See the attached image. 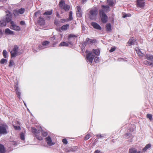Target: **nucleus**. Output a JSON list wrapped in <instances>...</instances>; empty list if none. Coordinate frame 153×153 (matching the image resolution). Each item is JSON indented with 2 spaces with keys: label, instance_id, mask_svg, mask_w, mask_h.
I'll return each instance as SVG.
<instances>
[{
  "label": "nucleus",
  "instance_id": "4d7b16f0",
  "mask_svg": "<svg viewBox=\"0 0 153 153\" xmlns=\"http://www.w3.org/2000/svg\"><path fill=\"white\" fill-rule=\"evenodd\" d=\"M86 41L87 42H88L89 41H90V42H91V40L89 38H87L86 39Z\"/></svg>",
  "mask_w": 153,
  "mask_h": 153
},
{
  "label": "nucleus",
  "instance_id": "412c9836",
  "mask_svg": "<svg viewBox=\"0 0 153 153\" xmlns=\"http://www.w3.org/2000/svg\"><path fill=\"white\" fill-rule=\"evenodd\" d=\"M38 23L39 25H44L45 24V22L44 19L39 17V19L38 20Z\"/></svg>",
  "mask_w": 153,
  "mask_h": 153
},
{
  "label": "nucleus",
  "instance_id": "09e8293b",
  "mask_svg": "<svg viewBox=\"0 0 153 153\" xmlns=\"http://www.w3.org/2000/svg\"><path fill=\"white\" fill-rule=\"evenodd\" d=\"M116 49L115 47H112L111 48V49L109 50L110 52H112L114 51Z\"/></svg>",
  "mask_w": 153,
  "mask_h": 153
},
{
  "label": "nucleus",
  "instance_id": "2eb2a0df",
  "mask_svg": "<svg viewBox=\"0 0 153 153\" xmlns=\"http://www.w3.org/2000/svg\"><path fill=\"white\" fill-rule=\"evenodd\" d=\"M137 7H143L145 5V2L143 1L137 0Z\"/></svg>",
  "mask_w": 153,
  "mask_h": 153
},
{
  "label": "nucleus",
  "instance_id": "1a4fd4ad",
  "mask_svg": "<svg viewBox=\"0 0 153 153\" xmlns=\"http://www.w3.org/2000/svg\"><path fill=\"white\" fill-rule=\"evenodd\" d=\"M10 28L11 29L16 31H19L20 30L21 28L20 27L15 24L14 22L11 21L10 22Z\"/></svg>",
  "mask_w": 153,
  "mask_h": 153
},
{
  "label": "nucleus",
  "instance_id": "864d4df0",
  "mask_svg": "<svg viewBox=\"0 0 153 153\" xmlns=\"http://www.w3.org/2000/svg\"><path fill=\"white\" fill-rule=\"evenodd\" d=\"M87 0H82L81 2L83 4H85L87 1Z\"/></svg>",
  "mask_w": 153,
  "mask_h": 153
},
{
  "label": "nucleus",
  "instance_id": "a18cd8bd",
  "mask_svg": "<svg viewBox=\"0 0 153 153\" xmlns=\"http://www.w3.org/2000/svg\"><path fill=\"white\" fill-rule=\"evenodd\" d=\"M91 135L89 134H88L86 135L85 137V140H87L90 137Z\"/></svg>",
  "mask_w": 153,
  "mask_h": 153
},
{
  "label": "nucleus",
  "instance_id": "393cba45",
  "mask_svg": "<svg viewBox=\"0 0 153 153\" xmlns=\"http://www.w3.org/2000/svg\"><path fill=\"white\" fill-rule=\"evenodd\" d=\"M101 6L105 12H109L110 10L109 7L108 5H102Z\"/></svg>",
  "mask_w": 153,
  "mask_h": 153
},
{
  "label": "nucleus",
  "instance_id": "ea45409f",
  "mask_svg": "<svg viewBox=\"0 0 153 153\" xmlns=\"http://www.w3.org/2000/svg\"><path fill=\"white\" fill-rule=\"evenodd\" d=\"M69 20H71L73 19L72 17V12L71 11L69 12Z\"/></svg>",
  "mask_w": 153,
  "mask_h": 153
},
{
  "label": "nucleus",
  "instance_id": "13d9d810",
  "mask_svg": "<svg viewBox=\"0 0 153 153\" xmlns=\"http://www.w3.org/2000/svg\"><path fill=\"white\" fill-rule=\"evenodd\" d=\"M123 59L122 58H119L118 59V60L119 61H123Z\"/></svg>",
  "mask_w": 153,
  "mask_h": 153
},
{
  "label": "nucleus",
  "instance_id": "5701e85b",
  "mask_svg": "<svg viewBox=\"0 0 153 153\" xmlns=\"http://www.w3.org/2000/svg\"><path fill=\"white\" fill-rule=\"evenodd\" d=\"M5 20L3 19L0 20V26L1 27L5 26L6 25V22Z\"/></svg>",
  "mask_w": 153,
  "mask_h": 153
},
{
  "label": "nucleus",
  "instance_id": "4468645a",
  "mask_svg": "<svg viewBox=\"0 0 153 153\" xmlns=\"http://www.w3.org/2000/svg\"><path fill=\"white\" fill-rule=\"evenodd\" d=\"M91 25L95 29L101 30L102 28L97 23L92 22L91 23Z\"/></svg>",
  "mask_w": 153,
  "mask_h": 153
},
{
  "label": "nucleus",
  "instance_id": "473e14b6",
  "mask_svg": "<svg viewBox=\"0 0 153 153\" xmlns=\"http://www.w3.org/2000/svg\"><path fill=\"white\" fill-rule=\"evenodd\" d=\"M5 149L4 146L0 144V153H4L5 152Z\"/></svg>",
  "mask_w": 153,
  "mask_h": 153
},
{
  "label": "nucleus",
  "instance_id": "b1692460",
  "mask_svg": "<svg viewBox=\"0 0 153 153\" xmlns=\"http://www.w3.org/2000/svg\"><path fill=\"white\" fill-rule=\"evenodd\" d=\"M146 57L148 60L150 61L151 62L153 63V56L149 54L146 55Z\"/></svg>",
  "mask_w": 153,
  "mask_h": 153
},
{
  "label": "nucleus",
  "instance_id": "37998d69",
  "mask_svg": "<svg viewBox=\"0 0 153 153\" xmlns=\"http://www.w3.org/2000/svg\"><path fill=\"white\" fill-rule=\"evenodd\" d=\"M76 37V36L74 34H70L69 35L68 39L69 40L71 38Z\"/></svg>",
  "mask_w": 153,
  "mask_h": 153
},
{
  "label": "nucleus",
  "instance_id": "a878e982",
  "mask_svg": "<svg viewBox=\"0 0 153 153\" xmlns=\"http://www.w3.org/2000/svg\"><path fill=\"white\" fill-rule=\"evenodd\" d=\"M15 90L16 91V94L17 95V96L19 99L20 98L21 96V93L19 92L18 88L16 86H15Z\"/></svg>",
  "mask_w": 153,
  "mask_h": 153
},
{
  "label": "nucleus",
  "instance_id": "7c9ffc66",
  "mask_svg": "<svg viewBox=\"0 0 153 153\" xmlns=\"http://www.w3.org/2000/svg\"><path fill=\"white\" fill-rule=\"evenodd\" d=\"M137 150L134 148H131L129 149V153H136Z\"/></svg>",
  "mask_w": 153,
  "mask_h": 153
},
{
  "label": "nucleus",
  "instance_id": "72a5a7b5",
  "mask_svg": "<svg viewBox=\"0 0 153 153\" xmlns=\"http://www.w3.org/2000/svg\"><path fill=\"white\" fill-rule=\"evenodd\" d=\"M143 63L144 64H145L146 65H152V66H153V63L149 62L147 60L144 61L143 62Z\"/></svg>",
  "mask_w": 153,
  "mask_h": 153
},
{
  "label": "nucleus",
  "instance_id": "0eeeda50",
  "mask_svg": "<svg viewBox=\"0 0 153 153\" xmlns=\"http://www.w3.org/2000/svg\"><path fill=\"white\" fill-rule=\"evenodd\" d=\"M19 47L17 45H15L13 50L10 52L12 57H15L19 54H20L18 52Z\"/></svg>",
  "mask_w": 153,
  "mask_h": 153
},
{
  "label": "nucleus",
  "instance_id": "052dcab7",
  "mask_svg": "<svg viewBox=\"0 0 153 153\" xmlns=\"http://www.w3.org/2000/svg\"><path fill=\"white\" fill-rule=\"evenodd\" d=\"M7 0H0V1L2 2H6Z\"/></svg>",
  "mask_w": 153,
  "mask_h": 153
},
{
  "label": "nucleus",
  "instance_id": "cd10ccee",
  "mask_svg": "<svg viewBox=\"0 0 153 153\" xmlns=\"http://www.w3.org/2000/svg\"><path fill=\"white\" fill-rule=\"evenodd\" d=\"M151 146V145L150 144H147L145 147L143 149V152H145L148 149H149Z\"/></svg>",
  "mask_w": 153,
  "mask_h": 153
},
{
  "label": "nucleus",
  "instance_id": "8fccbe9b",
  "mask_svg": "<svg viewBox=\"0 0 153 153\" xmlns=\"http://www.w3.org/2000/svg\"><path fill=\"white\" fill-rule=\"evenodd\" d=\"M14 128L16 130H19L20 129V128L19 126H14Z\"/></svg>",
  "mask_w": 153,
  "mask_h": 153
},
{
  "label": "nucleus",
  "instance_id": "f8f14e48",
  "mask_svg": "<svg viewBox=\"0 0 153 153\" xmlns=\"http://www.w3.org/2000/svg\"><path fill=\"white\" fill-rule=\"evenodd\" d=\"M45 140L47 142L48 145L51 146L54 144L55 143L52 141L51 138L48 136L47 137L45 138Z\"/></svg>",
  "mask_w": 153,
  "mask_h": 153
},
{
  "label": "nucleus",
  "instance_id": "a211bd4d",
  "mask_svg": "<svg viewBox=\"0 0 153 153\" xmlns=\"http://www.w3.org/2000/svg\"><path fill=\"white\" fill-rule=\"evenodd\" d=\"M135 50L136 51L137 53L140 57H141L144 55V54L141 52L140 50L138 47L136 48Z\"/></svg>",
  "mask_w": 153,
  "mask_h": 153
},
{
  "label": "nucleus",
  "instance_id": "ddd939ff",
  "mask_svg": "<svg viewBox=\"0 0 153 153\" xmlns=\"http://www.w3.org/2000/svg\"><path fill=\"white\" fill-rule=\"evenodd\" d=\"M76 14L77 16L79 17H81L82 16V12L81 8L80 6H77L76 7Z\"/></svg>",
  "mask_w": 153,
  "mask_h": 153
},
{
  "label": "nucleus",
  "instance_id": "c9c22d12",
  "mask_svg": "<svg viewBox=\"0 0 153 153\" xmlns=\"http://www.w3.org/2000/svg\"><path fill=\"white\" fill-rule=\"evenodd\" d=\"M52 10L46 11L43 14L44 15H51L52 13Z\"/></svg>",
  "mask_w": 153,
  "mask_h": 153
},
{
  "label": "nucleus",
  "instance_id": "f257e3e1",
  "mask_svg": "<svg viewBox=\"0 0 153 153\" xmlns=\"http://www.w3.org/2000/svg\"><path fill=\"white\" fill-rule=\"evenodd\" d=\"M50 42L48 41H45L43 42L42 45H39L37 48L36 50L34 48H33V51L34 53H36L39 50H41L42 49L48 48V47Z\"/></svg>",
  "mask_w": 153,
  "mask_h": 153
},
{
  "label": "nucleus",
  "instance_id": "20e7f679",
  "mask_svg": "<svg viewBox=\"0 0 153 153\" xmlns=\"http://www.w3.org/2000/svg\"><path fill=\"white\" fill-rule=\"evenodd\" d=\"M99 14L102 22L104 23H106L108 21V16L105 13L103 10H99Z\"/></svg>",
  "mask_w": 153,
  "mask_h": 153
},
{
  "label": "nucleus",
  "instance_id": "c756f323",
  "mask_svg": "<svg viewBox=\"0 0 153 153\" xmlns=\"http://www.w3.org/2000/svg\"><path fill=\"white\" fill-rule=\"evenodd\" d=\"M69 27V25L68 24L64 25L62 26L61 28V29L62 30H67Z\"/></svg>",
  "mask_w": 153,
  "mask_h": 153
},
{
  "label": "nucleus",
  "instance_id": "69168bd1",
  "mask_svg": "<svg viewBox=\"0 0 153 153\" xmlns=\"http://www.w3.org/2000/svg\"><path fill=\"white\" fill-rule=\"evenodd\" d=\"M56 43H56V42L55 43V44H54H54H53V46H54V45H55L56 44Z\"/></svg>",
  "mask_w": 153,
  "mask_h": 153
},
{
  "label": "nucleus",
  "instance_id": "423d86ee",
  "mask_svg": "<svg viewBox=\"0 0 153 153\" xmlns=\"http://www.w3.org/2000/svg\"><path fill=\"white\" fill-rule=\"evenodd\" d=\"M25 10V8H21L19 9H16L13 10V13L14 16L16 17L20 14H23Z\"/></svg>",
  "mask_w": 153,
  "mask_h": 153
},
{
  "label": "nucleus",
  "instance_id": "39448f33",
  "mask_svg": "<svg viewBox=\"0 0 153 153\" xmlns=\"http://www.w3.org/2000/svg\"><path fill=\"white\" fill-rule=\"evenodd\" d=\"M8 126L6 124L0 126V136L2 134H6L7 133Z\"/></svg>",
  "mask_w": 153,
  "mask_h": 153
},
{
  "label": "nucleus",
  "instance_id": "2f4dec72",
  "mask_svg": "<svg viewBox=\"0 0 153 153\" xmlns=\"http://www.w3.org/2000/svg\"><path fill=\"white\" fill-rule=\"evenodd\" d=\"M93 51L95 54L97 56H99L100 54V51L99 49H93Z\"/></svg>",
  "mask_w": 153,
  "mask_h": 153
},
{
  "label": "nucleus",
  "instance_id": "f704fd0d",
  "mask_svg": "<svg viewBox=\"0 0 153 153\" xmlns=\"http://www.w3.org/2000/svg\"><path fill=\"white\" fill-rule=\"evenodd\" d=\"M2 53L4 58H6L8 57L7 52L5 50L3 51Z\"/></svg>",
  "mask_w": 153,
  "mask_h": 153
},
{
  "label": "nucleus",
  "instance_id": "bb28decb",
  "mask_svg": "<svg viewBox=\"0 0 153 153\" xmlns=\"http://www.w3.org/2000/svg\"><path fill=\"white\" fill-rule=\"evenodd\" d=\"M77 149L76 147H74L71 148H69L68 152H75Z\"/></svg>",
  "mask_w": 153,
  "mask_h": 153
},
{
  "label": "nucleus",
  "instance_id": "0e129e2a",
  "mask_svg": "<svg viewBox=\"0 0 153 153\" xmlns=\"http://www.w3.org/2000/svg\"><path fill=\"white\" fill-rule=\"evenodd\" d=\"M56 15L57 16H58V17H59V14L58 13H57L56 14Z\"/></svg>",
  "mask_w": 153,
  "mask_h": 153
},
{
  "label": "nucleus",
  "instance_id": "e433bc0d",
  "mask_svg": "<svg viewBox=\"0 0 153 153\" xmlns=\"http://www.w3.org/2000/svg\"><path fill=\"white\" fill-rule=\"evenodd\" d=\"M40 14H41V12L40 11H38L35 12L34 17V18H36L37 17L39 16H40Z\"/></svg>",
  "mask_w": 153,
  "mask_h": 153
},
{
  "label": "nucleus",
  "instance_id": "49530a36",
  "mask_svg": "<svg viewBox=\"0 0 153 153\" xmlns=\"http://www.w3.org/2000/svg\"><path fill=\"white\" fill-rule=\"evenodd\" d=\"M99 58L98 57H96L94 58V61L96 62H98L99 61Z\"/></svg>",
  "mask_w": 153,
  "mask_h": 153
},
{
  "label": "nucleus",
  "instance_id": "680f3d73",
  "mask_svg": "<svg viewBox=\"0 0 153 153\" xmlns=\"http://www.w3.org/2000/svg\"><path fill=\"white\" fill-rule=\"evenodd\" d=\"M82 29L83 30H85V27L83 26L82 25Z\"/></svg>",
  "mask_w": 153,
  "mask_h": 153
},
{
  "label": "nucleus",
  "instance_id": "58836bf2",
  "mask_svg": "<svg viewBox=\"0 0 153 153\" xmlns=\"http://www.w3.org/2000/svg\"><path fill=\"white\" fill-rule=\"evenodd\" d=\"M14 65V63L13 62V60H10L9 62V66L10 67H11L13 65Z\"/></svg>",
  "mask_w": 153,
  "mask_h": 153
},
{
  "label": "nucleus",
  "instance_id": "338daca9",
  "mask_svg": "<svg viewBox=\"0 0 153 153\" xmlns=\"http://www.w3.org/2000/svg\"><path fill=\"white\" fill-rule=\"evenodd\" d=\"M88 51L87 50H86V53H87V52H88Z\"/></svg>",
  "mask_w": 153,
  "mask_h": 153
},
{
  "label": "nucleus",
  "instance_id": "e2e57ef3",
  "mask_svg": "<svg viewBox=\"0 0 153 153\" xmlns=\"http://www.w3.org/2000/svg\"><path fill=\"white\" fill-rule=\"evenodd\" d=\"M130 134V133H127L125 135L126 137L127 136L129 135Z\"/></svg>",
  "mask_w": 153,
  "mask_h": 153
},
{
  "label": "nucleus",
  "instance_id": "6e6d98bb",
  "mask_svg": "<svg viewBox=\"0 0 153 153\" xmlns=\"http://www.w3.org/2000/svg\"><path fill=\"white\" fill-rule=\"evenodd\" d=\"M100 150L97 149L95 151L94 153H100Z\"/></svg>",
  "mask_w": 153,
  "mask_h": 153
},
{
  "label": "nucleus",
  "instance_id": "5fc2aeb1",
  "mask_svg": "<svg viewBox=\"0 0 153 153\" xmlns=\"http://www.w3.org/2000/svg\"><path fill=\"white\" fill-rule=\"evenodd\" d=\"M3 35V32L0 29V38H1Z\"/></svg>",
  "mask_w": 153,
  "mask_h": 153
},
{
  "label": "nucleus",
  "instance_id": "a19ab883",
  "mask_svg": "<svg viewBox=\"0 0 153 153\" xmlns=\"http://www.w3.org/2000/svg\"><path fill=\"white\" fill-rule=\"evenodd\" d=\"M20 138L21 139L23 140H24L25 138V135L23 133H21L20 135Z\"/></svg>",
  "mask_w": 153,
  "mask_h": 153
},
{
  "label": "nucleus",
  "instance_id": "6e6552de",
  "mask_svg": "<svg viewBox=\"0 0 153 153\" xmlns=\"http://www.w3.org/2000/svg\"><path fill=\"white\" fill-rule=\"evenodd\" d=\"M94 57L95 56L92 54L91 52H89L86 55L87 61L89 62L90 63H91Z\"/></svg>",
  "mask_w": 153,
  "mask_h": 153
},
{
  "label": "nucleus",
  "instance_id": "9b49d317",
  "mask_svg": "<svg viewBox=\"0 0 153 153\" xmlns=\"http://www.w3.org/2000/svg\"><path fill=\"white\" fill-rule=\"evenodd\" d=\"M7 13L5 18L4 19L7 22H10L11 20V13L9 11H7L6 12Z\"/></svg>",
  "mask_w": 153,
  "mask_h": 153
},
{
  "label": "nucleus",
  "instance_id": "c85d7f7f",
  "mask_svg": "<svg viewBox=\"0 0 153 153\" xmlns=\"http://www.w3.org/2000/svg\"><path fill=\"white\" fill-rule=\"evenodd\" d=\"M107 3L108 5L112 6H113L114 3L113 0H107Z\"/></svg>",
  "mask_w": 153,
  "mask_h": 153
},
{
  "label": "nucleus",
  "instance_id": "774afa93",
  "mask_svg": "<svg viewBox=\"0 0 153 153\" xmlns=\"http://www.w3.org/2000/svg\"><path fill=\"white\" fill-rule=\"evenodd\" d=\"M140 151H138L137 153H140Z\"/></svg>",
  "mask_w": 153,
  "mask_h": 153
},
{
  "label": "nucleus",
  "instance_id": "f03ea898",
  "mask_svg": "<svg viewBox=\"0 0 153 153\" xmlns=\"http://www.w3.org/2000/svg\"><path fill=\"white\" fill-rule=\"evenodd\" d=\"M98 14L97 9L96 7L91 9L89 12V17L91 19H94Z\"/></svg>",
  "mask_w": 153,
  "mask_h": 153
},
{
  "label": "nucleus",
  "instance_id": "9d476101",
  "mask_svg": "<svg viewBox=\"0 0 153 153\" xmlns=\"http://www.w3.org/2000/svg\"><path fill=\"white\" fill-rule=\"evenodd\" d=\"M31 130L32 132L35 134L36 137L38 140H41L43 139V138L42 137L39 136V130L37 131V129L34 127L31 128Z\"/></svg>",
  "mask_w": 153,
  "mask_h": 153
},
{
  "label": "nucleus",
  "instance_id": "f3484780",
  "mask_svg": "<svg viewBox=\"0 0 153 153\" xmlns=\"http://www.w3.org/2000/svg\"><path fill=\"white\" fill-rule=\"evenodd\" d=\"M39 133L41 132L42 135L44 137L48 135V134L47 132V131H45L42 130V128L41 127H39Z\"/></svg>",
  "mask_w": 153,
  "mask_h": 153
},
{
  "label": "nucleus",
  "instance_id": "4be33fe9",
  "mask_svg": "<svg viewBox=\"0 0 153 153\" xmlns=\"http://www.w3.org/2000/svg\"><path fill=\"white\" fill-rule=\"evenodd\" d=\"M105 29L107 31L110 32L111 31V25L110 23H108L106 24Z\"/></svg>",
  "mask_w": 153,
  "mask_h": 153
},
{
  "label": "nucleus",
  "instance_id": "6ab92c4d",
  "mask_svg": "<svg viewBox=\"0 0 153 153\" xmlns=\"http://www.w3.org/2000/svg\"><path fill=\"white\" fill-rule=\"evenodd\" d=\"M5 33L7 35H14V32L9 28L6 29L5 30Z\"/></svg>",
  "mask_w": 153,
  "mask_h": 153
},
{
  "label": "nucleus",
  "instance_id": "3c124183",
  "mask_svg": "<svg viewBox=\"0 0 153 153\" xmlns=\"http://www.w3.org/2000/svg\"><path fill=\"white\" fill-rule=\"evenodd\" d=\"M20 24L21 25H23L25 24V21H22L20 22Z\"/></svg>",
  "mask_w": 153,
  "mask_h": 153
},
{
  "label": "nucleus",
  "instance_id": "603ef678",
  "mask_svg": "<svg viewBox=\"0 0 153 153\" xmlns=\"http://www.w3.org/2000/svg\"><path fill=\"white\" fill-rule=\"evenodd\" d=\"M130 16H131L130 14H126V15H125L123 16V17L124 18H125V17H129Z\"/></svg>",
  "mask_w": 153,
  "mask_h": 153
},
{
  "label": "nucleus",
  "instance_id": "7ed1b4c3",
  "mask_svg": "<svg viewBox=\"0 0 153 153\" xmlns=\"http://www.w3.org/2000/svg\"><path fill=\"white\" fill-rule=\"evenodd\" d=\"M59 4L60 8L65 11L68 10L70 8V6L68 4H66L63 0H61Z\"/></svg>",
  "mask_w": 153,
  "mask_h": 153
},
{
  "label": "nucleus",
  "instance_id": "c03bdc74",
  "mask_svg": "<svg viewBox=\"0 0 153 153\" xmlns=\"http://www.w3.org/2000/svg\"><path fill=\"white\" fill-rule=\"evenodd\" d=\"M146 117H147L149 118L150 120H152V115L151 114H147Z\"/></svg>",
  "mask_w": 153,
  "mask_h": 153
},
{
  "label": "nucleus",
  "instance_id": "79ce46f5",
  "mask_svg": "<svg viewBox=\"0 0 153 153\" xmlns=\"http://www.w3.org/2000/svg\"><path fill=\"white\" fill-rule=\"evenodd\" d=\"M106 136V135L105 134H97V137L98 138H101L104 137Z\"/></svg>",
  "mask_w": 153,
  "mask_h": 153
},
{
  "label": "nucleus",
  "instance_id": "dca6fc26",
  "mask_svg": "<svg viewBox=\"0 0 153 153\" xmlns=\"http://www.w3.org/2000/svg\"><path fill=\"white\" fill-rule=\"evenodd\" d=\"M136 40L133 37L131 38L128 42V43L129 46H131L135 44Z\"/></svg>",
  "mask_w": 153,
  "mask_h": 153
},
{
  "label": "nucleus",
  "instance_id": "bf43d9fd",
  "mask_svg": "<svg viewBox=\"0 0 153 153\" xmlns=\"http://www.w3.org/2000/svg\"><path fill=\"white\" fill-rule=\"evenodd\" d=\"M55 38L54 36H53L50 39L51 40L53 41L55 40Z\"/></svg>",
  "mask_w": 153,
  "mask_h": 153
},
{
  "label": "nucleus",
  "instance_id": "de8ad7c7",
  "mask_svg": "<svg viewBox=\"0 0 153 153\" xmlns=\"http://www.w3.org/2000/svg\"><path fill=\"white\" fill-rule=\"evenodd\" d=\"M62 141L65 144H67L68 143V141L66 139H63L62 140Z\"/></svg>",
  "mask_w": 153,
  "mask_h": 153
},
{
  "label": "nucleus",
  "instance_id": "aec40b11",
  "mask_svg": "<svg viewBox=\"0 0 153 153\" xmlns=\"http://www.w3.org/2000/svg\"><path fill=\"white\" fill-rule=\"evenodd\" d=\"M70 45H71L70 42H61L59 45V46H68Z\"/></svg>",
  "mask_w": 153,
  "mask_h": 153
},
{
  "label": "nucleus",
  "instance_id": "4c0bfd02",
  "mask_svg": "<svg viewBox=\"0 0 153 153\" xmlns=\"http://www.w3.org/2000/svg\"><path fill=\"white\" fill-rule=\"evenodd\" d=\"M7 60L6 59H1L0 61V63L1 64H4V63H7Z\"/></svg>",
  "mask_w": 153,
  "mask_h": 153
}]
</instances>
